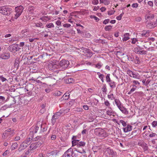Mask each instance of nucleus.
<instances>
[{"mask_svg": "<svg viewBox=\"0 0 157 157\" xmlns=\"http://www.w3.org/2000/svg\"><path fill=\"white\" fill-rule=\"evenodd\" d=\"M94 134L101 139H102L108 136V134L101 128H96L94 129Z\"/></svg>", "mask_w": 157, "mask_h": 157, "instance_id": "obj_1", "label": "nucleus"}, {"mask_svg": "<svg viewBox=\"0 0 157 157\" xmlns=\"http://www.w3.org/2000/svg\"><path fill=\"white\" fill-rule=\"evenodd\" d=\"M11 8H8L6 6L0 7V13L7 16L9 15L12 12Z\"/></svg>", "mask_w": 157, "mask_h": 157, "instance_id": "obj_2", "label": "nucleus"}, {"mask_svg": "<svg viewBox=\"0 0 157 157\" xmlns=\"http://www.w3.org/2000/svg\"><path fill=\"white\" fill-rule=\"evenodd\" d=\"M106 156L107 157H116V153L113 150L107 148L105 151Z\"/></svg>", "mask_w": 157, "mask_h": 157, "instance_id": "obj_3", "label": "nucleus"}, {"mask_svg": "<svg viewBox=\"0 0 157 157\" xmlns=\"http://www.w3.org/2000/svg\"><path fill=\"white\" fill-rule=\"evenodd\" d=\"M20 49V48L19 47L18 45L16 44H13L10 46L8 48V50L13 53H16Z\"/></svg>", "mask_w": 157, "mask_h": 157, "instance_id": "obj_4", "label": "nucleus"}, {"mask_svg": "<svg viewBox=\"0 0 157 157\" xmlns=\"http://www.w3.org/2000/svg\"><path fill=\"white\" fill-rule=\"evenodd\" d=\"M70 63L67 60L63 59L60 61L59 65L60 67H62L63 69H65L67 68L69 66Z\"/></svg>", "mask_w": 157, "mask_h": 157, "instance_id": "obj_5", "label": "nucleus"}, {"mask_svg": "<svg viewBox=\"0 0 157 157\" xmlns=\"http://www.w3.org/2000/svg\"><path fill=\"white\" fill-rule=\"evenodd\" d=\"M62 113L63 112L62 111H60L59 112H56L53 115L51 119V123L52 125H54L56 122V119L59 118V117L60 116Z\"/></svg>", "mask_w": 157, "mask_h": 157, "instance_id": "obj_6", "label": "nucleus"}, {"mask_svg": "<svg viewBox=\"0 0 157 157\" xmlns=\"http://www.w3.org/2000/svg\"><path fill=\"white\" fill-rule=\"evenodd\" d=\"M72 149L70 148L64 153L63 156H64L65 157H73L72 155Z\"/></svg>", "mask_w": 157, "mask_h": 157, "instance_id": "obj_7", "label": "nucleus"}, {"mask_svg": "<svg viewBox=\"0 0 157 157\" xmlns=\"http://www.w3.org/2000/svg\"><path fill=\"white\" fill-rule=\"evenodd\" d=\"M127 74L131 77L136 78H138L137 77V74H135L133 72H132L130 70H127Z\"/></svg>", "mask_w": 157, "mask_h": 157, "instance_id": "obj_8", "label": "nucleus"}, {"mask_svg": "<svg viewBox=\"0 0 157 157\" xmlns=\"http://www.w3.org/2000/svg\"><path fill=\"white\" fill-rule=\"evenodd\" d=\"M40 143L39 142L33 143L31 144L29 147H30L31 149L33 150L36 149L38 147H40Z\"/></svg>", "mask_w": 157, "mask_h": 157, "instance_id": "obj_9", "label": "nucleus"}, {"mask_svg": "<svg viewBox=\"0 0 157 157\" xmlns=\"http://www.w3.org/2000/svg\"><path fill=\"white\" fill-rule=\"evenodd\" d=\"M10 57V54L8 52H4L0 55V57L3 59H8Z\"/></svg>", "mask_w": 157, "mask_h": 157, "instance_id": "obj_10", "label": "nucleus"}, {"mask_svg": "<svg viewBox=\"0 0 157 157\" xmlns=\"http://www.w3.org/2000/svg\"><path fill=\"white\" fill-rule=\"evenodd\" d=\"M34 88V86L33 84L31 83L28 84L25 87V89L27 91L30 92Z\"/></svg>", "mask_w": 157, "mask_h": 157, "instance_id": "obj_11", "label": "nucleus"}, {"mask_svg": "<svg viewBox=\"0 0 157 157\" xmlns=\"http://www.w3.org/2000/svg\"><path fill=\"white\" fill-rule=\"evenodd\" d=\"M24 8L23 6L21 5L20 6H17L15 8V11L16 12L20 13L21 14L23 12Z\"/></svg>", "mask_w": 157, "mask_h": 157, "instance_id": "obj_12", "label": "nucleus"}, {"mask_svg": "<svg viewBox=\"0 0 157 157\" xmlns=\"http://www.w3.org/2000/svg\"><path fill=\"white\" fill-rule=\"evenodd\" d=\"M72 155H73V157H78L79 155V153H82V152L79 151H77V149H75V150H73L72 149Z\"/></svg>", "mask_w": 157, "mask_h": 157, "instance_id": "obj_13", "label": "nucleus"}, {"mask_svg": "<svg viewBox=\"0 0 157 157\" xmlns=\"http://www.w3.org/2000/svg\"><path fill=\"white\" fill-rule=\"evenodd\" d=\"M157 25V19L155 22L153 23H149L147 24V27L151 29L152 28H154Z\"/></svg>", "mask_w": 157, "mask_h": 157, "instance_id": "obj_14", "label": "nucleus"}, {"mask_svg": "<svg viewBox=\"0 0 157 157\" xmlns=\"http://www.w3.org/2000/svg\"><path fill=\"white\" fill-rule=\"evenodd\" d=\"M144 44L143 46L146 49L148 47L149 45L152 44L154 46H155V44L154 43H152L151 41L148 42L146 41L144 43Z\"/></svg>", "mask_w": 157, "mask_h": 157, "instance_id": "obj_15", "label": "nucleus"}, {"mask_svg": "<svg viewBox=\"0 0 157 157\" xmlns=\"http://www.w3.org/2000/svg\"><path fill=\"white\" fill-rule=\"evenodd\" d=\"M132 129V126L128 124L127 126L123 128L124 131V132H126L131 131Z\"/></svg>", "mask_w": 157, "mask_h": 157, "instance_id": "obj_16", "label": "nucleus"}, {"mask_svg": "<svg viewBox=\"0 0 157 157\" xmlns=\"http://www.w3.org/2000/svg\"><path fill=\"white\" fill-rule=\"evenodd\" d=\"M69 93H66L61 98V101L66 100L69 99Z\"/></svg>", "mask_w": 157, "mask_h": 157, "instance_id": "obj_17", "label": "nucleus"}, {"mask_svg": "<svg viewBox=\"0 0 157 157\" xmlns=\"http://www.w3.org/2000/svg\"><path fill=\"white\" fill-rule=\"evenodd\" d=\"M149 32L148 31L144 30L142 31L140 34L142 36H149Z\"/></svg>", "mask_w": 157, "mask_h": 157, "instance_id": "obj_18", "label": "nucleus"}, {"mask_svg": "<svg viewBox=\"0 0 157 157\" xmlns=\"http://www.w3.org/2000/svg\"><path fill=\"white\" fill-rule=\"evenodd\" d=\"M124 37L122 39L123 41H125L129 39V34L128 33H126L124 35Z\"/></svg>", "mask_w": 157, "mask_h": 157, "instance_id": "obj_19", "label": "nucleus"}, {"mask_svg": "<svg viewBox=\"0 0 157 157\" xmlns=\"http://www.w3.org/2000/svg\"><path fill=\"white\" fill-rule=\"evenodd\" d=\"M86 55L87 56L90 57L92 56V52L89 49H86L85 50Z\"/></svg>", "mask_w": 157, "mask_h": 157, "instance_id": "obj_20", "label": "nucleus"}, {"mask_svg": "<svg viewBox=\"0 0 157 157\" xmlns=\"http://www.w3.org/2000/svg\"><path fill=\"white\" fill-rule=\"evenodd\" d=\"M47 126L44 124H41V131L42 132L46 131L47 130Z\"/></svg>", "mask_w": 157, "mask_h": 157, "instance_id": "obj_21", "label": "nucleus"}, {"mask_svg": "<svg viewBox=\"0 0 157 157\" xmlns=\"http://www.w3.org/2000/svg\"><path fill=\"white\" fill-rule=\"evenodd\" d=\"M86 143L83 141H79L78 144L77 145V147H81L85 146Z\"/></svg>", "mask_w": 157, "mask_h": 157, "instance_id": "obj_22", "label": "nucleus"}, {"mask_svg": "<svg viewBox=\"0 0 157 157\" xmlns=\"http://www.w3.org/2000/svg\"><path fill=\"white\" fill-rule=\"evenodd\" d=\"M20 63V59L18 58H17L15 61L14 65L16 67H19V63Z\"/></svg>", "mask_w": 157, "mask_h": 157, "instance_id": "obj_23", "label": "nucleus"}, {"mask_svg": "<svg viewBox=\"0 0 157 157\" xmlns=\"http://www.w3.org/2000/svg\"><path fill=\"white\" fill-rule=\"evenodd\" d=\"M148 40L151 41H152L151 42L152 43H154L155 44V46H156V44H157V40H155L154 38H149L148 39Z\"/></svg>", "mask_w": 157, "mask_h": 157, "instance_id": "obj_24", "label": "nucleus"}, {"mask_svg": "<svg viewBox=\"0 0 157 157\" xmlns=\"http://www.w3.org/2000/svg\"><path fill=\"white\" fill-rule=\"evenodd\" d=\"M21 34L22 35V36L24 37L25 36H27L28 35V33L27 31V29H25L21 31Z\"/></svg>", "mask_w": 157, "mask_h": 157, "instance_id": "obj_25", "label": "nucleus"}, {"mask_svg": "<svg viewBox=\"0 0 157 157\" xmlns=\"http://www.w3.org/2000/svg\"><path fill=\"white\" fill-rule=\"evenodd\" d=\"M79 140H73L72 141V146H74L76 145L77 146V145L78 144V142H79Z\"/></svg>", "mask_w": 157, "mask_h": 157, "instance_id": "obj_26", "label": "nucleus"}, {"mask_svg": "<svg viewBox=\"0 0 157 157\" xmlns=\"http://www.w3.org/2000/svg\"><path fill=\"white\" fill-rule=\"evenodd\" d=\"M32 140V139L31 138L29 137L26 139V140L24 141V142H25V143L27 145H29L30 144V143H31Z\"/></svg>", "mask_w": 157, "mask_h": 157, "instance_id": "obj_27", "label": "nucleus"}, {"mask_svg": "<svg viewBox=\"0 0 157 157\" xmlns=\"http://www.w3.org/2000/svg\"><path fill=\"white\" fill-rule=\"evenodd\" d=\"M120 110L123 113H124V114H126L127 112L126 109L123 106Z\"/></svg>", "mask_w": 157, "mask_h": 157, "instance_id": "obj_28", "label": "nucleus"}, {"mask_svg": "<svg viewBox=\"0 0 157 157\" xmlns=\"http://www.w3.org/2000/svg\"><path fill=\"white\" fill-rule=\"evenodd\" d=\"M110 87L112 88H114L116 86V84L114 81H111L110 82H109Z\"/></svg>", "mask_w": 157, "mask_h": 157, "instance_id": "obj_29", "label": "nucleus"}, {"mask_svg": "<svg viewBox=\"0 0 157 157\" xmlns=\"http://www.w3.org/2000/svg\"><path fill=\"white\" fill-rule=\"evenodd\" d=\"M18 146V144L17 143H14L11 146V150H13L16 149Z\"/></svg>", "mask_w": 157, "mask_h": 157, "instance_id": "obj_30", "label": "nucleus"}, {"mask_svg": "<svg viewBox=\"0 0 157 157\" xmlns=\"http://www.w3.org/2000/svg\"><path fill=\"white\" fill-rule=\"evenodd\" d=\"M107 114L109 116L113 115L114 114L113 112L111 110V109L110 110H108L107 111Z\"/></svg>", "mask_w": 157, "mask_h": 157, "instance_id": "obj_31", "label": "nucleus"}, {"mask_svg": "<svg viewBox=\"0 0 157 157\" xmlns=\"http://www.w3.org/2000/svg\"><path fill=\"white\" fill-rule=\"evenodd\" d=\"M108 98L109 99H110L111 100H115V99H116L115 98V97H114V95L113 94H110L108 95Z\"/></svg>", "mask_w": 157, "mask_h": 157, "instance_id": "obj_32", "label": "nucleus"}, {"mask_svg": "<svg viewBox=\"0 0 157 157\" xmlns=\"http://www.w3.org/2000/svg\"><path fill=\"white\" fill-rule=\"evenodd\" d=\"M114 102L117 106L121 104V103L120 100L117 99H115Z\"/></svg>", "mask_w": 157, "mask_h": 157, "instance_id": "obj_33", "label": "nucleus"}, {"mask_svg": "<svg viewBox=\"0 0 157 157\" xmlns=\"http://www.w3.org/2000/svg\"><path fill=\"white\" fill-rule=\"evenodd\" d=\"M11 128H9L6 130L5 131L4 133L3 134V135H4L5 134L4 136H5L6 135L7 136L8 135H9V133H10V132H11Z\"/></svg>", "mask_w": 157, "mask_h": 157, "instance_id": "obj_34", "label": "nucleus"}, {"mask_svg": "<svg viewBox=\"0 0 157 157\" xmlns=\"http://www.w3.org/2000/svg\"><path fill=\"white\" fill-rule=\"evenodd\" d=\"M28 145L26 144L25 143V142H23L21 145L20 147L21 148L22 147L23 149L25 148H26L27 146Z\"/></svg>", "mask_w": 157, "mask_h": 157, "instance_id": "obj_35", "label": "nucleus"}, {"mask_svg": "<svg viewBox=\"0 0 157 157\" xmlns=\"http://www.w3.org/2000/svg\"><path fill=\"white\" fill-rule=\"evenodd\" d=\"M109 74H108L107 75L106 77V80L107 82H111V80L110 78Z\"/></svg>", "mask_w": 157, "mask_h": 157, "instance_id": "obj_36", "label": "nucleus"}, {"mask_svg": "<svg viewBox=\"0 0 157 157\" xmlns=\"http://www.w3.org/2000/svg\"><path fill=\"white\" fill-rule=\"evenodd\" d=\"M140 49L139 47H136L134 48L133 51L135 53L138 54Z\"/></svg>", "mask_w": 157, "mask_h": 157, "instance_id": "obj_37", "label": "nucleus"}, {"mask_svg": "<svg viewBox=\"0 0 157 157\" xmlns=\"http://www.w3.org/2000/svg\"><path fill=\"white\" fill-rule=\"evenodd\" d=\"M146 17V18L147 19H152L154 17V15L153 14H150L149 15H147Z\"/></svg>", "mask_w": 157, "mask_h": 157, "instance_id": "obj_38", "label": "nucleus"}, {"mask_svg": "<svg viewBox=\"0 0 157 157\" xmlns=\"http://www.w3.org/2000/svg\"><path fill=\"white\" fill-rule=\"evenodd\" d=\"M102 66V65L101 64V63L100 62L95 65V67L98 69H100L101 67Z\"/></svg>", "mask_w": 157, "mask_h": 157, "instance_id": "obj_39", "label": "nucleus"}, {"mask_svg": "<svg viewBox=\"0 0 157 157\" xmlns=\"http://www.w3.org/2000/svg\"><path fill=\"white\" fill-rule=\"evenodd\" d=\"M73 81V79L72 78H70L66 80V82L67 83H70L72 82Z\"/></svg>", "mask_w": 157, "mask_h": 157, "instance_id": "obj_40", "label": "nucleus"}, {"mask_svg": "<svg viewBox=\"0 0 157 157\" xmlns=\"http://www.w3.org/2000/svg\"><path fill=\"white\" fill-rule=\"evenodd\" d=\"M46 27L49 28H51L52 27H54V25L52 23H50L46 25Z\"/></svg>", "mask_w": 157, "mask_h": 157, "instance_id": "obj_41", "label": "nucleus"}, {"mask_svg": "<svg viewBox=\"0 0 157 157\" xmlns=\"http://www.w3.org/2000/svg\"><path fill=\"white\" fill-rule=\"evenodd\" d=\"M112 27V26L110 25L105 26L104 29L106 31L110 30Z\"/></svg>", "mask_w": 157, "mask_h": 157, "instance_id": "obj_42", "label": "nucleus"}, {"mask_svg": "<svg viewBox=\"0 0 157 157\" xmlns=\"http://www.w3.org/2000/svg\"><path fill=\"white\" fill-rule=\"evenodd\" d=\"M142 146L143 147L144 149L145 150H147L148 148V147L147 144L145 143H142Z\"/></svg>", "mask_w": 157, "mask_h": 157, "instance_id": "obj_43", "label": "nucleus"}, {"mask_svg": "<svg viewBox=\"0 0 157 157\" xmlns=\"http://www.w3.org/2000/svg\"><path fill=\"white\" fill-rule=\"evenodd\" d=\"M100 3H104L105 5H108L109 3H108V1L107 0H100Z\"/></svg>", "mask_w": 157, "mask_h": 157, "instance_id": "obj_44", "label": "nucleus"}, {"mask_svg": "<svg viewBox=\"0 0 157 157\" xmlns=\"http://www.w3.org/2000/svg\"><path fill=\"white\" fill-rule=\"evenodd\" d=\"M35 25L36 27L43 28V27H42L43 24L41 22H39V23L36 24Z\"/></svg>", "mask_w": 157, "mask_h": 157, "instance_id": "obj_45", "label": "nucleus"}, {"mask_svg": "<svg viewBox=\"0 0 157 157\" xmlns=\"http://www.w3.org/2000/svg\"><path fill=\"white\" fill-rule=\"evenodd\" d=\"M104 104L105 105L108 107H109L110 106V103L107 100L105 101Z\"/></svg>", "mask_w": 157, "mask_h": 157, "instance_id": "obj_46", "label": "nucleus"}, {"mask_svg": "<svg viewBox=\"0 0 157 157\" xmlns=\"http://www.w3.org/2000/svg\"><path fill=\"white\" fill-rule=\"evenodd\" d=\"M147 53V51H145L144 50H142V51H140L139 52V53L138 54H144L145 55Z\"/></svg>", "mask_w": 157, "mask_h": 157, "instance_id": "obj_47", "label": "nucleus"}, {"mask_svg": "<svg viewBox=\"0 0 157 157\" xmlns=\"http://www.w3.org/2000/svg\"><path fill=\"white\" fill-rule=\"evenodd\" d=\"M33 150L32 149L30 148V147H29V148L28 150L25 152V154L26 155H29L30 153H31V151Z\"/></svg>", "mask_w": 157, "mask_h": 157, "instance_id": "obj_48", "label": "nucleus"}, {"mask_svg": "<svg viewBox=\"0 0 157 157\" xmlns=\"http://www.w3.org/2000/svg\"><path fill=\"white\" fill-rule=\"evenodd\" d=\"M90 18H94L97 22L99 20V19L98 18L94 16H91Z\"/></svg>", "mask_w": 157, "mask_h": 157, "instance_id": "obj_49", "label": "nucleus"}, {"mask_svg": "<svg viewBox=\"0 0 157 157\" xmlns=\"http://www.w3.org/2000/svg\"><path fill=\"white\" fill-rule=\"evenodd\" d=\"M104 75L102 74H100L99 75V78L101 79L102 82H104Z\"/></svg>", "mask_w": 157, "mask_h": 157, "instance_id": "obj_50", "label": "nucleus"}, {"mask_svg": "<svg viewBox=\"0 0 157 157\" xmlns=\"http://www.w3.org/2000/svg\"><path fill=\"white\" fill-rule=\"evenodd\" d=\"M115 11L113 10H111V11H109L108 12V14L109 15H111L113 14Z\"/></svg>", "mask_w": 157, "mask_h": 157, "instance_id": "obj_51", "label": "nucleus"}, {"mask_svg": "<svg viewBox=\"0 0 157 157\" xmlns=\"http://www.w3.org/2000/svg\"><path fill=\"white\" fill-rule=\"evenodd\" d=\"M120 122L122 124V125L124 127L126 126L127 125L126 123L123 120H120Z\"/></svg>", "mask_w": 157, "mask_h": 157, "instance_id": "obj_52", "label": "nucleus"}, {"mask_svg": "<svg viewBox=\"0 0 157 157\" xmlns=\"http://www.w3.org/2000/svg\"><path fill=\"white\" fill-rule=\"evenodd\" d=\"M50 154L53 155H57V152L56 150L52 151L50 153Z\"/></svg>", "mask_w": 157, "mask_h": 157, "instance_id": "obj_53", "label": "nucleus"}, {"mask_svg": "<svg viewBox=\"0 0 157 157\" xmlns=\"http://www.w3.org/2000/svg\"><path fill=\"white\" fill-rule=\"evenodd\" d=\"M9 151L8 150H6L2 154V155L3 156H5L9 154Z\"/></svg>", "mask_w": 157, "mask_h": 157, "instance_id": "obj_54", "label": "nucleus"}, {"mask_svg": "<svg viewBox=\"0 0 157 157\" xmlns=\"http://www.w3.org/2000/svg\"><path fill=\"white\" fill-rule=\"evenodd\" d=\"M21 14V13H19L16 12V14H15V16L14 17V18L15 19H17L18 17L20 16Z\"/></svg>", "mask_w": 157, "mask_h": 157, "instance_id": "obj_55", "label": "nucleus"}, {"mask_svg": "<svg viewBox=\"0 0 157 157\" xmlns=\"http://www.w3.org/2000/svg\"><path fill=\"white\" fill-rule=\"evenodd\" d=\"M102 91L104 92H106L107 91V89L105 86L104 85L103 86L102 88Z\"/></svg>", "mask_w": 157, "mask_h": 157, "instance_id": "obj_56", "label": "nucleus"}, {"mask_svg": "<svg viewBox=\"0 0 157 157\" xmlns=\"http://www.w3.org/2000/svg\"><path fill=\"white\" fill-rule=\"evenodd\" d=\"M0 79L2 81V82H4L5 81L7 80V79L4 77L2 76H0Z\"/></svg>", "mask_w": 157, "mask_h": 157, "instance_id": "obj_57", "label": "nucleus"}, {"mask_svg": "<svg viewBox=\"0 0 157 157\" xmlns=\"http://www.w3.org/2000/svg\"><path fill=\"white\" fill-rule=\"evenodd\" d=\"M156 136H157V135L156 133H151L149 135V136L150 137H155Z\"/></svg>", "mask_w": 157, "mask_h": 157, "instance_id": "obj_58", "label": "nucleus"}, {"mask_svg": "<svg viewBox=\"0 0 157 157\" xmlns=\"http://www.w3.org/2000/svg\"><path fill=\"white\" fill-rule=\"evenodd\" d=\"M152 125L153 127H155L157 125V121H153L152 123Z\"/></svg>", "mask_w": 157, "mask_h": 157, "instance_id": "obj_59", "label": "nucleus"}, {"mask_svg": "<svg viewBox=\"0 0 157 157\" xmlns=\"http://www.w3.org/2000/svg\"><path fill=\"white\" fill-rule=\"evenodd\" d=\"M56 138V135H52L51 136V139L52 140H55Z\"/></svg>", "mask_w": 157, "mask_h": 157, "instance_id": "obj_60", "label": "nucleus"}, {"mask_svg": "<svg viewBox=\"0 0 157 157\" xmlns=\"http://www.w3.org/2000/svg\"><path fill=\"white\" fill-rule=\"evenodd\" d=\"M137 40L136 38H133L132 39V43L133 44H135Z\"/></svg>", "mask_w": 157, "mask_h": 157, "instance_id": "obj_61", "label": "nucleus"}, {"mask_svg": "<svg viewBox=\"0 0 157 157\" xmlns=\"http://www.w3.org/2000/svg\"><path fill=\"white\" fill-rule=\"evenodd\" d=\"M62 93L59 91H57L55 93V95L57 96H59Z\"/></svg>", "mask_w": 157, "mask_h": 157, "instance_id": "obj_62", "label": "nucleus"}, {"mask_svg": "<svg viewBox=\"0 0 157 157\" xmlns=\"http://www.w3.org/2000/svg\"><path fill=\"white\" fill-rule=\"evenodd\" d=\"M139 59V58L137 57L136 58V59L135 60V62L136 64H138L140 63Z\"/></svg>", "mask_w": 157, "mask_h": 157, "instance_id": "obj_63", "label": "nucleus"}, {"mask_svg": "<svg viewBox=\"0 0 157 157\" xmlns=\"http://www.w3.org/2000/svg\"><path fill=\"white\" fill-rule=\"evenodd\" d=\"M141 18L140 17H137L135 18V20L136 21L139 22L141 20Z\"/></svg>", "mask_w": 157, "mask_h": 157, "instance_id": "obj_64", "label": "nucleus"}]
</instances>
